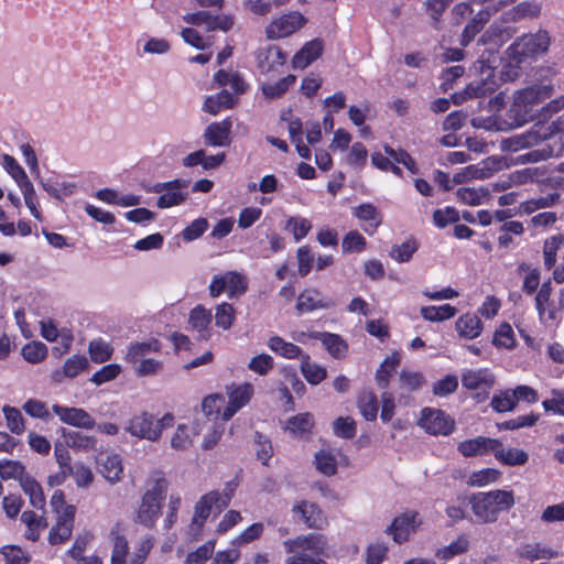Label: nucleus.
Listing matches in <instances>:
<instances>
[{"label":"nucleus","instance_id":"nucleus-59","mask_svg":"<svg viewBox=\"0 0 564 564\" xmlns=\"http://www.w3.org/2000/svg\"><path fill=\"white\" fill-rule=\"evenodd\" d=\"M296 77L294 75H288L284 78L279 79L275 83H268L262 85V93L268 98H278L282 96L290 87L295 84Z\"/></svg>","mask_w":564,"mask_h":564},{"label":"nucleus","instance_id":"nucleus-32","mask_svg":"<svg viewBox=\"0 0 564 564\" xmlns=\"http://www.w3.org/2000/svg\"><path fill=\"white\" fill-rule=\"evenodd\" d=\"M473 511L479 521H490L494 516V496L491 492H478L471 496Z\"/></svg>","mask_w":564,"mask_h":564},{"label":"nucleus","instance_id":"nucleus-35","mask_svg":"<svg viewBox=\"0 0 564 564\" xmlns=\"http://www.w3.org/2000/svg\"><path fill=\"white\" fill-rule=\"evenodd\" d=\"M267 346L271 351L286 359H302V356L305 355L299 346L284 340L280 336L270 337L267 341Z\"/></svg>","mask_w":564,"mask_h":564},{"label":"nucleus","instance_id":"nucleus-9","mask_svg":"<svg viewBox=\"0 0 564 564\" xmlns=\"http://www.w3.org/2000/svg\"><path fill=\"white\" fill-rule=\"evenodd\" d=\"M188 181L173 180L164 183H156L150 192L159 194L156 206L165 209L183 204L187 197Z\"/></svg>","mask_w":564,"mask_h":564},{"label":"nucleus","instance_id":"nucleus-5","mask_svg":"<svg viewBox=\"0 0 564 564\" xmlns=\"http://www.w3.org/2000/svg\"><path fill=\"white\" fill-rule=\"evenodd\" d=\"M476 69L482 75L480 80H474L464 90L452 95L455 105H462L468 99L478 98L480 107L490 109L494 105V68L489 61L479 59Z\"/></svg>","mask_w":564,"mask_h":564},{"label":"nucleus","instance_id":"nucleus-25","mask_svg":"<svg viewBox=\"0 0 564 564\" xmlns=\"http://www.w3.org/2000/svg\"><path fill=\"white\" fill-rule=\"evenodd\" d=\"M550 296L551 282L547 281L541 285L535 296V306L543 323L556 322L558 319L557 308L551 304Z\"/></svg>","mask_w":564,"mask_h":564},{"label":"nucleus","instance_id":"nucleus-13","mask_svg":"<svg viewBox=\"0 0 564 564\" xmlns=\"http://www.w3.org/2000/svg\"><path fill=\"white\" fill-rule=\"evenodd\" d=\"M253 392V386L249 382L227 386L226 394L228 401L223 411V421H229L239 410L245 408L250 402Z\"/></svg>","mask_w":564,"mask_h":564},{"label":"nucleus","instance_id":"nucleus-51","mask_svg":"<svg viewBox=\"0 0 564 564\" xmlns=\"http://www.w3.org/2000/svg\"><path fill=\"white\" fill-rule=\"evenodd\" d=\"M468 547H469L468 539L465 535H460L455 541L449 543L448 545L440 547L435 552V556L437 558L448 561L457 555H460V554L467 552Z\"/></svg>","mask_w":564,"mask_h":564},{"label":"nucleus","instance_id":"nucleus-26","mask_svg":"<svg viewBox=\"0 0 564 564\" xmlns=\"http://www.w3.org/2000/svg\"><path fill=\"white\" fill-rule=\"evenodd\" d=\"M334 305L330 300L323 296L316 289H306L299 295L296 310L300 313L312 312L321 308H329Z\"/></svg>","mask_w":564,"mask_h":564},{"label":"nucleus","instance_id":"nucleus-30","mask_svg":"<svg viewBox=\"0 0 564 564\" xmlns=\"http://www.w3.org/2000/svg\"><path fill=\"white\" fill-rule=\"evenodd\" d=\"M563 147L555 148L551 144H545L540 149H534L523 154L516 156L512 160V164H528V163H539L546 161L553 156H557L561 154Z\"/></svg>","mask_w":564,"mask_h":564},{"label":"nucleus","instance_id":"nucleus-47","mask_svg":"<svg viewBox=\"0 0 564 564\" xmlns=\"http://www.w3.org/2000/svg\"><path fill=\"white\" fill-rule=\"evenodd\" d=\"M195 434L187 424H178L171 436L170 445L175 451H186L192 446Z\"/></svg>","mask_w":564,"mask_h":564},{"label":"nucleus","instance_id":"nucleus-62","mask_svg":"<svg viewBox=\"0 0 564 564\" xmlns=\"http://www.w3.org/2000/svg\"><path fill=\"white\" fill-rule=\"evenodd\" d=\"M214 78L219 86H229L238 95L245 93L247 88L246 83L237 73L219 70L215 74Z\"/></svg>","mask_w":564,"mask_h":564},{"label":"nucleus","instance_id":"nucleus-31","mask_svg":"<svg viewBox=\"0 0 564 564\" xmlns=\"http://www.w3.org/2000/svg\"><path fill=\"white\" fill-rule=\"evenodd\" d=\"M352 214L364 224V230L369 235H372L381 223L380 213L371 204L355 207Z\"/></svg>","mask_w":564,"mask_h":564},{"label":"nucleus","instance_id":"nucleus-36","mask_svg":"<svg viewBox=\"0 0 564 564\" xmlns=\"http://www.w3.org/2000/svg\"><path fill=\"white\" fill-rule=\"evenodd\" d=\"M62 436L65 438L67 446L78 452H89L96 448L97 438L76 431L62 429Z\"/></svg>","mask_w":564,"mask_h":564},{"label":"nucleus","instance_id":"nucleus-11","mask_svg":"<svg viewBox=\"0 0 564 564\" xmlns=\"http://www.w3.org/2000/svg\"><path fill=\"white\" fill-rule=\"evenodd\" d=\"M419 425L432 435H448L454 431L455 422L444 411L425 408L421 412Z\"/></svg>","mask_w":564,"mask_h":564},{"label":"nucleus","instance_id":"nucleus-55","mask_svg":"<svg viewBox=\"0 0 564 564\" xmlns=\"http://www.w3.org/2000/svg\"><path fill=\"white\" fill-rule=\"evenodd\" d=\"M541 13V4L535 1H523L507 12L508 20L517 21L536 18Z\"/></svg>","mask_w":564,"mask_h":564},{"label":"nucleus","instance_id":"nucleus-10","mask_svg":"<svg viewBox=\"0 0 564 564\" xmlns=\"http://www.w3.org/2000/svg\"><path fill=\"white\" fill-rule=\"evenodd\" d=\"M422 524L420 514L415 511H405L397 516L391 524L387 527L386 533L391 535L392 540L402 544L409 540V538L417 531Z\"/></svg>","mask_w":564,"mask_h":564},{"label":"nucleus","instance_id":"nucleus-60","mask_svg":"<svg viewBox=\"0 0 564 564\" xmlns=\"http://www.w3.org/2000/svg\"><path fill=\"white\" fill-rule=\"evenodd\" d=\"M496 458L509 466L523 465L528 460V454L519 448H498L496 446Z\"/></svg>","mask_w":564,"mask_h":564},{"label":"nucleus","instance_id":"nucleus-7","mask_svg":"<svg viewBox=\"0 0 564 564\" xmlns=\"http://www.w3.org/2000/svg\"><path fill=\"white\" fill-rule=\"evenodd\" d=\"M307 22V18L300 11H288L274 17L265 26L264 34L270 41L288 39L301 31Z\"/></svg>","mask_w":564,"mask_h":564},{"label":"nucleus","instance_id":"nucleus-16","mask_svg":"<svg viewBox=\"0 0 564 564\" xmlns=\"http://www.w3.org/2000/svg\"><path fill=\"white\" fill-rule=\"evenodd\" d=\"M162 344L155 338L131 343L128 347L124 360L131 365L133 372L139 369L152 355L161 352Z\"/></svg>","mask_w":564,"mask_h":564},{"label":"nucleus","instance_id":"nucleus-46","mask_svg":"<svg viewBox=\"0 0 564 564\" xmlns=\"http://www.w3.org/2000/svg\"><path fill=\"white\" fill-rule=\"evenodd\" d=\"M225 397L220 393H213L205 397L202 401V411L205 416L220 419L223 421V411L226 406Z\"/></svg>","mask_w":564,"mask_h":564},{"label":"nucleus","instance_id":"nucleus-20","mask_svg":"<svg viewBox=\"0 0 564 564\" xmlns=\"http://www.w3.org/2000/svg\"><path fill=\"white\" fill-rule=\"evenodd\" d=\"M98 473L110 484L116 485L123 479L124 468L122 457L116 453H108L97 460Z\"/></svg>","mask_w":564,"mask_h":564},{"label":"nucleus","instance_id":"nucleus-24","mask_svg":"<svg viewBox=\"0 0 564 564\" xmlns=\"http://www.w3.org/2000/svg\"><path fill=\"white\" fill-rule=\"evenodd\" d=\"M324 51V42L321 39H314L306 42L293 56L292 65L294 68L304 69L316 61Z\"/></svg>","mask_w":564,"mask_h":564},{"label":"nucleus","instance_id":"nucleus-43","mask_svg":"<svg viewBox=\"0 0 564 564\" xmlns=\"http://www.w3.org/2000/svg\"><path fill=\"white\" fill-rule=\"evenodd\" d=\"M457 310L451 304L429 305L420 308L421 316L429 322H444L453 318Z\"/></svg>","mask_w":564,"mask_h":564},{"label":"nucleus","instance_id":"nucleus-8","mask_svg":"<svg viewBox=\"0 0 564 564\" xmlns=\"http://www.w3.org/2000/svg\"><path fill=\"white\" fill-rule=\"evenodd\" d=\"M248 289V279L245 274L237 271H228L224 274L214 275L209 284V294L212 297H218L226 292L228 297H239Z\"/></svg>","mask_w":564,"mask_h":564},{"label":"nucleus","instance_id":"nucleus-49","mask_svg":"<svg viewBox=\"0 0 564 564\" xmlns=\"http://www.w3.org/2000/svg\"><path fill=\"white\" fill-rule=\"evenodd\" d=\"M547 171L545 167H525L514 171L510 174V181L516 185L525 184L529 182H541L545 178Z\"/></svg>","mask_w":564,"mask_h":564},{"label":"nucleus","instance_id":"nucleus-64","mask_svg":"<svg viewBox=\"0 0 564 564\" xmlns=\"http://www.w3.org/2000/svg\"><path fill=\"white\" fill-rule=\"evenodd\" d=\"M216 541L209 540L205 542L203 545H200L197 550L194 552H191L185 563L186 564H205L214 554L215 551Z\"/></svg>","mask_w":564,"mask_h":564},{"label":"nucleus","instance_id":"nucleus-23","mask_svg":"<svg viewBox=\"0 0 564 564\" xmlns=\"http://www.w3.org/2000/svg\"><path fill=\"white\" fill-rule=\"evenodd\" d=\"M221 500L218 491H210L202 496L195 505L194 516L191 523V530L199 531L205 521L210 516L212 509Z\"/></svg>","mask_w":564,"mask_h":564},{"label":"nucleus","instance_id":"nucleus-15","mask_svg":"<svg viewBox=\"0 0 564 564\" xmlns=\"http://www.w3.org/2000/svg\"><path fill=\"white\" fill-rule=\"evenodd\" d=\"M348 459L339 448L324 446L314 455V466L324 476H333L339 466H346Z\"/></svg>","mask_w":564,"mask_h":564},{"label":"nucleus","instance_id":"nucleus-33","mask_svg":"<svg viewBox=\"0 0 564 564\" xmlns=\"http://www.w3.org/2000/svg\"><path fill=\"white\" fill-rule=\"evenodd\" d=\"M41 187L53 198L63 200L76 193L77 186L73 182H55L52 178H40Z\"/></svg>","mask_w":564,"mask_h":564},{"label":"nucleus","instance_id":"nucleus-27","mask_svg":"<svg viewBox=\"0 0 564 564\" xmlns=\"http://www.w3.org/2000/svg\"><path fill=\"white\" fill-rule=\"evenodd\" d=\"M231 127L232 122L228 118L223 121L208 124L204 133L206 144L212 147L228 145Z\"/></svg>","mask_w":564,"mask_h":564},{"label":"nucleus","instance_id":"nucleus-37","mask_svg":"<svg viewBox=\"0 0 564 564\" xmlns=\"http://www.w3.org/2000/svg\"><path fill=\"white\" fill-rule=\"evenodd\" d=\"M64 516V518H56V522L48 533V542L52 545L64 543L72 535L75 518H70L69 513Z\"/></svg>","mask_w":564,"mask_h":564},{"label":"nucleus","instance_id":"nucleus-19","mask_svg":"<svg viewBox=\"0 0 564 564\" xmlns=\"http://www.w3.org/2000/svg\"><path fill=\"white\" fill-rule=\"evenodd\" d=\"M182 19L187 24L204 26L207 31H228L232 25L230 18L213 15L210 12L204 10L186 13Z\"/></svg>","mask_w":564,"mask_h":564},{"label":"nucleus","instance_id":"nucleus-29","mask_svg":"<svg viewBox=\"0 0 564 564\" xmlns=\"http://www.w3.org/2000/svg\"><path fill=\"white\" fill-rule=\"evenodd\" d=\"M457 449L465 457L481 456L494 449V440L478 436L460 442Z\"/></svg>","mask_w":564,"mask_h":564},{"label":"nucleus","instance_id":"nucleus-42","mask_svg":"<svg viewBox=\"0 0 564 564\" xmlns=\"http://www.w3.org/2000/svg\"><path fill=\"white\" fill-rule=\"evenodd\" d=\"M21 521L26 525L25 538L33 542L39 540L41 532L47 527L43 516H37L30 510L22 513Z\"/></svg>","mask_w":564,"mask_h":564},{"label":"nucleus","instance_id":"nucleus-6","mask_svg":"<svg viewBox=\"0 0 564 564\" xmlns=\"http://www.w3.org/2000/svg\"><path fill=\"white\" fill-rule=\"evenodd\" d=\"M551 36L547 31L539 30L535 33L522 35L507 50L508 56L523 62L525 58L543 54L549 50Z\"/></svg>","mask_w":564,"mask_h":564},{"label":"nucleus","instance_id":"nucleus-1","mask_svg":"<svg viewBox=\"0 0 564 564\" xmlns=\"http://www.w3.org/2000/svg\"><path fill=\"white\" fill-rule=\"evenodd\" d=\"M554 75L551 67L538 69L530 84L513 93L512 102L507 112L508 119H496V130L519 128L541 119V105L554 93L552 83Z\"/></svg>","mask_w":564,"mask_h":564},{"label":"nucleus","instance_id":"nucleus-53","mask_svg":"<svg viewBox=\"0 0 564 564\" xmlns=\"http://www.w3.org/2000/svg\"><path fill=\"white\" fill-rule=\"evenodd\" d=\"M3 169L7 171V173L14 180V182L17 183L18 187H21V186H24L30 182L25 171L23 170V167L18 163V161L9 155V154H4L2 156V162H1Z\"/></svg>","mask_w":564,"mask_h":564},{"label":"nucleus","instance_id":"nucleus-28","mask_svg":"<svg viewBox=\"0 0 564 564\" xmlns=\"http://www.w3.org/2000/svg\"><path fill=\"white\" fill-rule=\"evenodd\" d=\"M88 367V360L83 355H73L63 365L61 370L52 373V379L61 383L64 378H75Z\"/></svg>","mask_w":564,"mask_h":564},{"label":"nucleus","instance_id":"nucleus-2","mask_svg":"<svg viewBox=\"0 0 564 564\" xmlns=\"http://www.w3.org/2000/svg\"><path fill=\"white\" fill-rule=\"evenodd\" d=\"M286 553H297L306 564H328L326 558L332 554L329 540L322 533H306L290 538L282 543Z\"/></svg>","mask_w":564,"mask_h":564},{"label":"nucleus","instance_id":"nucleus-14","mask_svg":"<svg viewBox=\"0 0 564 564\" xmlns=\"http://www.w3.org/2000/svg\"><path fill=\"white\" fill-rule=\"evenodd\" d=\"M52 410L63 424L83 430H94L96 426V420L83 408L54 404Z\"/></svg>","mask_w":564,"mask_h":564},{"label":"nucleus","instance_id":"nucleus-52","mask_svg":"<svg viewBox=\"0 0 564 564\" xmlns=\"http://www.w3.org/2000/svg\"><path fill=\"white\" fill-rule=\"evenodd\" d=\"M564 246V235L558 234L545 240L543 247L544 265L552 269L556 263L557 251Z\"/></svg>","mask_w":564,"mask_h":564},{"label":"nucleus","instance_id":"nucleus-44","mask_svg":"<svg viewBox=\"0 0 564 564\" xmlns=\"http://www.w3.org/2000/svg\"><path fill=\"white\" fill-rule=\"evenodd\" d=\"M456 330L462 337L473 339L482 330L480 319L473 314H465L456 321Z\"/></svg>","mask_w":564,"mask_h":564},{"label":"nucleus","instance_id":"nucleus-45","mask_svg":"<svg viewBox=\"0 0 564 564\" xmlns=\"http://www.w3.org/2000/svg\"><path fill=\"white\" fill-rule=\"evenodd\" d=\"M319 341L324 345L328 354L336 359H340L347 354V344L337 334L323 332Z\"/></svg>","mask_w":564,"mask_h":564},{"label":"nucleus","instance_id":"nucleus-61","mask_svg":"<svg viewBox=\"0 0 564 564\" xmlns=\"http://www.w3.org/2000/svg\"><path fill=\"white\" fill-rule=\"evenodd\" d=\"M2 411L7 421V426L11 433L21 435L25 431L24 417L21 411L10 405H4Z\"/></svg>","mask_w":564,"mask_h":564},{"label":"nucleus","instance_id":"nucleus-34","mask_svg":"<svg viewBox=\"0 0 564 564\" xmlns=\"http://www.w3.org/2000/svg\"><path fill=\"white\" fill-rule=\"evenodd\" d=\"M494 161L488 159L482 163V165H469L462 171L457 172L453 176V183L455 184H462L466 181L473 180V178H487L490 177L492 174V167Z\"/></svg>","mask_w":564,"mask_h":564},{"label":"nucleus","instance_id":"nucleus-22","mask_svg":"<svg viewBox=\"0 0 564 564\" xmlns=\"http://www.w3.org/2000/svg\"><path fill=\"white\" fill-rule=\"evenodd\" d=\"M314 425V415L310 412H303L288 417L282 423V429L294 438H306L311 435Z\"/></svg>","mask_w":564,"mask_h":564},{"label":"nucleus","instance_id":"nucleus-21","mask_svg":"<svg viewBox=\"0 0 564 564\" xmlns=\"http://www.w3.org/2000/svg\"><path fill=\"white\" fill-rule=\"evenodd\" d=\"M257 67L262 73H269L282 66L286 61V54L276 45L259 47L254 53Z\"/></svg>","mask_w":564,"mask_h":564},{"label":"nucleus","instance_id":"nucleus-48","mask_svg":"<svg viewBox=\"0 0 564 564\" xmlns=\"http://www.w3.org/2000/svg\"><path fill=\"white\" fill-rule=\"evenodd\" d=\"M401 360L399 352H392L380 365L376 372V381L381 388H386L390 377L395 371Z\"/></svg>","mask_w":564,"mask_h":564},{"label":"nucleus","instance_id":"nucleus-38","mask_svg":"<svg viewBox=\"0 0 564 564\" xmlns=\"http://www.w3.org/2000/svg\"><path fill=\"white\" fill-rule=\"evenodd\" d=\"M462 382L469 390L487 391L491 388V373L488 369L470 370L463 375Z\"/></svg>","mask_w":564,"mask_h":564},{"label":"nucleus","instance_id":"nucleus-54","mask_svg":"<svg viewBox=\"0 0 564 564\" xmlns=\"http://www.w3.org/2000/svg\"><path fill=\"white\" fill-rule=\"evenodd\" d=\"M68 474L73 477L78 488H88L95 478L91 468L82 462H77L72 467H68Z\"/></svg>","mask_w":564,"mask_h":564},{"label":"nucleus","instance_id":"nucleus-12","mask_svg":"<svg viewBox=\"0 0 564 564\" xmlns=\"http://www.w3.org/2000/svg\"><path fill=\"white\" fill-rule=\"evenodd\" d=\"M293 518L301 521L308 529L324 530L328 525V519L322 509L307 500L296 501L292 507Z\"/></svg>","mask_w":564,"mask_h":564},{"label":"nucleus","instance_id":"nucleus-18","mask_svg":"<svg viewBox=\"0 0 564 564\" xmlns=\"http://www.w3.org/2000/svg\"><path fill=\"white\" fill-rule=\"evenodd\" d=\"M384 152H373L371 154L372 164L381 170L389 171L391 162L403 164L412 174L417 173V167L414 160L403 150H394L389 145H384Z\"/></svg>","mask_w":564,"mask_h":564},{"label":"nucleus","instance_id":"nucleus-50","mask_svg":"<svg viewBox=\"0 0 564 564\" xmlns=\"http://www.w3.org/2000/svg\"><path fill=\"white\" fill-rule=\"evenodd\" d=\"M456 197L466 205L477 206L489 199V192L484 188L460 187L456 192Z\"/></svg>","mask_w":564,"mask_h":564},{"label":"nucleus","instance_id":"nucleus-57","mask_svg":"<svg viewBox=\"0 0 564 564\" xmlns=\"http://www.w3.org/2000/svg\"><path fill=\"white\" fill-rule=\"evenodd\" d=\"M285 229L293 235L294 240L297 242L307 236L312 229V224L302 216H291L286 219Z\"/></svg>","mask_w":564,"mask_h":564},{"label":"nucleus","instance_id":"nucleus-4","mask_svg":"<svg viewBox=\"0 0 564 564\" xmlns=\"http://www.w3.org/2000/svg\"><path fill=\"white\" fill-rule=\"evenodd\" d=\"M169 482L160 474L153 475L145 485V491L137 510V520L145 527H152L162 513L163 500Z\"/></svg>","mask_w":564,"mask_h":564},{"label":"nucleus","instance_id":"nucleus-56","mask_svg":"<svg viewBox=\"0 0 564 564\" xmlns=\"http://www.w3.org/2000/svg\"><path fill=\"white\" fill-rule=\"evenodd\" d=\"M171 51V43L164 37L147 36L142 42L141 55H165Z\"/></svg>","mask_w":564,"mask_h":564},{"label":"nucleus","instance_id":"nucleus-41","mask_svg":"<svg viewBox=\"0 0 564 564\" xmlns=\"http://www.w3.org/2000/svg\"><path fill=\"white\" fill-rule=\"evenodd\" d=\"M300 368L305 380L313 386L319 384L327 377L326 368L313 362L307 354L302 356Z\"/></svg>","mask_w":564,"mask_h":564},{"label":"nucleus","instance_id":"nucleus-40","mask_svg":"<svg viewBox=\"0 0 564 564\" xmlns=\"http://www.w3.org/2000/svg\"><path fill=\"white\" fill-rule=\"evenodd\" d=\"M236 98L227 90H221L217 95L206 97L203 110L210 115H217L224 109H230L235 106Z\"/></svg>","mask_w":564,"mask_h":564},{"label":"nucleus","instance_id":"nucleus-17","mask_svg":"<svg viewBox=\"0 0 564 564\" xmlns=\"http://www.w3.org/2000/svg\"><path fill=\"white\" fill-rule=\"evenodd\" d=\"M542 142L541 134L536 123L524 132L511 135L501 140L500 149L507 153H516L521 150L533 149Z\"/></svg>","mask_w":564,"mask_h":564},{"label":"nucleus","instance_id":"nucleus-39","mask_svg":"<svg viewBox=\"0 0 564 564\" xmlns=\"http://www.w3.org/2000/svg\"><path fill=\"white\" fill-rule=\"evenodd\" d=\"M21 488L29 497L30 505L36 509L43 510L46 505L43 488L34 478L26 476L21 478Z\"/></svg>","mask_w":564,"mask_h":564},{"label":"nucleus","instance_id":"nucleus-63","mask_svg":"<svg viewBox=\"0 0 564 564\" xmlns=\"http://www.w3.org/2000/svg\"><path fill=\"white\" fill-rule=\"evenodd\" d=\"M0 554L6 564H29L31 556L18 545H3L0 547Z\"/></svg>","mask_w":564,"mask_h":564},{"label":"nucleus","instance_id":"nucleus-3","mask_svg":"<svg viewBox=\"0 0 564 564\" xmlns=\"http://www.w3.org/2000/svg\"><path fill=\"white\" fill-rule=\"evenodd\" d=\"M175 423V416L166 412L161 416L143 411L131 416L124 424V431L131 436L149 442H159L165 430Z\"/></svg>","mask_w":564,"mask_h":564},{"label":"nucleus","instance_id":"nucleus-58","mask_svg":"<svg viewBox=\"0 0 564 564\" xmlns=\"http://www.w3.org/2000/svg\"><path fill=\"white\" fill-rule=\"evenodd\" d=\"M236 319L231 304L223 302L215 307V325L224 330L229 329Z\"/></svg>","mask_w":564,"mask_h":564}]
</instances>
